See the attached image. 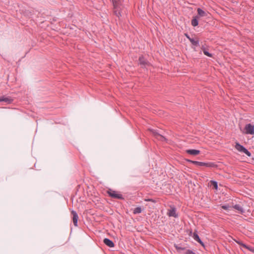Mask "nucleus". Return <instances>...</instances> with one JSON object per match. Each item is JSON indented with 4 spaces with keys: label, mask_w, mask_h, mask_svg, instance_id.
Listing matches in <instances>:
<instances>
[{
    "label": "nucleus",
    "mask_w": 254,
    "mask_h": 254,
    "mask_svg": "<svg viewBox=\"0 0 254 254\" xmlns=\"http://www.w3.org/2000/svg\"><path fill=\"white\" fill-rule=\"evenodd\" d=\"M113 5L114 6V13L118 16L119 17L121 15V0H111Z\"/></svg>",
    "instance_id": "obj_1"
},
{
    "label": "nucleus",
    "mask_w": 254,
    "mask_h": 254,
    "mask_svg": "<svg viewBox=\"0 0 254 254\" xmlns=\"http://www.w3.org/2000/svg\"><path fill=\"white\" fill-rule=\"evenodd\" d=\"M235 148L241 152H243L245 154H246L248 156L250 157L251 156V153L250 151H249L245 147H244L243 146L241 145L240 143L238 142H237L236 143Z\"/></svg>",
    "instance_id": "obj_2"
},
{
    "label": "nucleus",
    "mask_w": 254,
    "mask_h": 254,
    "mask_svg": "<svg viewBox=\"0 0 254 254\" xmlns=\"http://www.w3.org/2000/svg\"><path fill=\"white\" fill-rule=\"evenodd\" d=\"M188 161L198 166H205L207 167H213L214 166V164L213 163H205L190 160H188Z\"/></svg>",
    "instance_id": "obj_3"
},
{
    "label": "nucleus",
    "mask_w": 254,
    "mask_h": 254,
    "mask_svg": "<svg viewBox=\"0 0 254 254\" xmlns=\"http://www.w3.org/2000/svg\"><path fill=\"white\" fill-rule=\"evenodd\" d=\"M108 193L109 196L114 198H117L120 199H123L124 197L121 194L118 193L115 190L110 189L108 190Z\"/></svg>",
    "instance_id": "obj_4"
},
{
    "label": "nucleus",
    "mask_w": 254,
    "mask_h": 254,
    "mask_svg": "<svg viewBox=\"0 0 254 254\" xmlns=\"http://www.w3.org/2000/svg\"><path fill=\"white\" fill-rule=\"evenodd\" d=\"M245 130L246 134H254V125L251 124L246 125Z\"/></svg>",
    "instance_id": "obj_5"
},
{
    "label": "nucleus",
    "mask_w": 254,
    "mask_h": 254,
    "mask_svg": "<svg viewBox=\"0 0 254 254\" xmlns=\"http://www.w3.org/2000/svg\"><path fill=\"white\" fill-rule=\"evenodd\" d=\"M167 215L169 217H174L175 218L178 217V215L176 213V208L172 206H170V208L168 210Z\"/></svg>",
    "instance_id": "obj_6"
},
{
    "label": "nucleus",
    "mask_w": 254,
    "mask_h": 254,
    "mask_svg": "<svg viewBox=\"0 0 254 254\" xmlns=\"http://www.w3.org/2000/svg\"><path fill=\"white\" fill-rule=\"evenodd\" d=\"M71 214L72 215V220L74 225L75 226H77V221L78 219V215L74 210L71 211Z\"/></svg>",
    "instance_id": "obj_7"
},
{
    "label": "nucleus",
    "mask_w": 254,
    "mask_h": 254,
    "mask_svg": "<svg viewBox=\"0 0 254 254\" xmlns=\"http://www.w3.org/2000/svg\"><path fill=\"white\" fill-rule=\"evenodd\" d=\"M151 131L152 132V133L157 139L161 141H163L165 139V137L163 136L158 133L156 130L152 129L151 130Z\"/></svg>",
    "instance_id": "obj_8"
},
{
    "label": "nucleus",
    "mask_w": 254,
    "mask_h": 254,
    "mask_svg": "<svg viewBox=\"0 0 254 254\" xmlns=\"http://www.w3.org/2000/svg\"><path fill=\"white\" fill-rule=\"evenodd\" d=\"M139 62L140 65L146 66L149 65V63L147 60H146L142 56L140 57L139 58Z\"/></svg>",
    "instance_id": "obj_9"
},
{
    "label": "nucleus",
    "mask_w": 254,
    "mask_h": 254,
    "mask_svg": "<svg viewBox=\"0 0 254 254\" xmlns=\"http://www.w3.org/2000/svg\"><path fill=\"white\" fill-rule=\"evenodd\" d=\"M103 242L106 245L110 248H113L115 246L113 242L108 238H105Z\"/></svg>",
    "instance_id": "obj_10"
},
{
    "label": "nucleus",
    "mask_w": 254,
    "mask_h": 254,
    "mask_svg": "<svg viewBox=\"0 0 254 254\" xmlns=\"http://www.w3.org/2000/svg\"><path fill=\"white\" fill-rule=\"evenodd\" d=\"M186 152L190 155L195 156L199 154L200 151L196 149H188L186 150Z\"/></svg>",
    "instance_id": "obj_11"
},
{
    "label": "nucleus",
    "mask_w": 254,
    "mask_h": 254,
    "mask_svg": "<svg viewBox=\"0 0 254 254\" xmlns=\"http://www.w3.org/2000/svg\"><path fill=\"white\" fill-rule=\"evenodd\" d=\"M13 100L11 98L8 97H2L0 98V102H5L7 103H11L12 102Z\"/></svg>",
    "instance_id": "obj_12"
},
{
    "label": "nucleus",
    "mask_w": 254,
    "mask_h": 254,
    "mask_svg": "<svg viewBox=\"0 0 254 254\" xmlns=\"http://www.w3.org/2000/svg\"><path fill=\"white\" fill-rule=\"evenodd\" d=\"M197 11L198 14L200 16L204 17L207 16V13L202 9H201V8H198Z\"/></svg>",
    "instance_id": "obj_13"
},
{
    "label": "nucleus",
    "mask_w": 254,
    "mask_h": 254,
    "mask_svg": "<svg viewBox=\"0 0 254 254\" xmlns=\"http://www.w3.org/2000/svg\"><path fill=\"white\" fill-rule=\"evenodd\" d=\"M233 207L238 210L240 213L241 214L243 213L244 212V210L243 208V207L240 205L239 204H236Z\"/></svg>",
    "instance_id": "obj_14"
},
{
    "label": "nucleus",
    "mask_w": 254,
    "mask_h": 254,
    "mask_svg": "<svg viewBox=\"0 0 254 254\" xmlns=\"http://www.w3.org/2000/svg\"><path fill=\"white\" fill-rule=\"evenodd\" d=\"M190 41L194 46H199V41L198 40H195L193 38H191L190 39Z\"/></svg>",
    "instance_id": "obj_15"
},
{
    "label": "nucleus",
    "mask_w": 254,
    "mask_h": 254,
    "mask_svg": "<svg viewBox=\"0 0 254 254\" xmlns=\"http://www.w3.org/2000/svg\"><path fill=\"white\" fill-rule=\"evenodd\" d=\"M191 24L193 26H196L198 24V20L197 19V17L193 18L191 20Z\"/></svg>",
    "instance_id": "obj_16"
},
{
    "label": "nucleus",
    "mask_w": 254,
    "mask_h": 254,
    "mask_svg": "<svg viewBox=\"0 0 254 254\" xmlns=\"http://www.w3.org/2000/svg\"><path fill=\"white\" fill-rule=\"evenodd\" d=\"M142 211V209L140 207H137L133 210L134 214H139Z\"/></svg>",
    "instance_id": "obj_17"
},
{
    "label": "nucleus",
    "mask_w": 254,
    "mask_h": 254,
    "mask_svg": "<svg viewBox=\"0 0 254 254\" xmlns=\"http://www.w3.org/2000/svg\"><path fill=\"white\" fill-rule=\"evenodd\" d=\"M211 185L213 186V187L215 189H217L218 188V184H217V182L215 181H211Z\"/></svg>",
    "instance_id": "obj_18"
},
{
    "label": "nucleus",
    "mask_w": 254,
    "mask_h": 254,
    "mask_svg": "<svg viewBox=\"0 0 254 254\" xmlns=\"http://www.w3.org/2000/svg\"><path fill=\"white\" fill-rule=\"evenodd\" d=\"M237 243L239 244L240 245H241L243 247L250 250V251H252L249 247H248L247 245H246L245 244H243L242 243L240 242H237Z\"/></svg>",
    "instance_id": "obj_19"
},
{
    "label": "nucleus",
    "mask_w": 254,
    "mask_h": 254,
    "mask_svg": "<svg viewBox=\"0 0 254 254\" xmlns=\"http://www.w3.org/2000/svg\"><path fill=\"white\" fill-rule=\"evenodd\" d=\"M192 237L194 239V240L195 241L197 240L199 238L198 235L195 233H193Z\"/></svg>",
    "instance_id": "obj_20"
},
{
    "label": "nucleus",
    "mask_w": 254,
    "mask_h": 254,
    "mask_svg": "<svg viewBox=\"0 0 254 254\" xmlns=\"http://www.w3.org/2000/svg\"><path fill=\"white\" fill-rule=\"evenodd\" d=\"M203 53L205 55H206L208 57H212V55L211 54H210L208 52L206 51L205 50H203Z\"/></svg>",
    "instance_id": "obj_21"
},
{
    "label": "nucleus",
    "mask_w": 254,
    "mask_h": 254,
    "mask_svg": "<svg viewBox=\"0 0 254 254\" xmlns=\"http://www.w3.org/2000/svg\"><path fill=\"white\" fill-rule=\"evenodd\" d=\"M186 254H196L194 252H193L191 250H188L186 252Z\"/></svg>",
    "instance_id": "obj_22"
},
{
    "label": "nucleus",
    "mask_w": 254,
    "mask_h": 254,
    "mask_svg": "<svg viewBox=\"0 0 254 254\" xmlns=\"http://www.w3.org/2000/svg\"><path fill=\"white\" fill-rule=\"evenodd\" d=\"M221 207L225 210H228L229 208V206L228 205H224L221 206Z\"/></svg>",
    "instance_id": "obj_23"
},
{
    "label": "nucleus",
    "mask_w": 254,
    "mask_h": 254,
    "mask_svg": "<svg viewBox=\"0 0 254 254\" xmlns=\"http://www.w3.org/2000/svg\"><path fill=\"white\" fill-rule=\"evenodd\" d=\"M196 241H197V242H198L199 244H201L202 245H203V243H202V242L201 241V240H200V238H199V239H198Z\"/></svg>",
    "instance_id": "obj_24"
},
{
    "label": "nucleus",
    "mask_w": 254,
    "mask_h": 254,
    "mask_svg": "<svg viewBox=\"0 0 254 254\" xmlns=\"http://www.w3.org/2000/svg\"><path fill=\"white\" fill-rule=\"evenodd\" d=\"M196 241H197V242H198L199 244H201L202 245H203V243H202V242L201 241V240H200V238H199V239H198Z\"/></svg>",
    "instance_id": "obj_25"
},
{
    "label": "nucleus",
    "mask_w": 254,
    "mask_h": 254,
    "mask_svg": "<svg viewBox=\"0 0 254 254\" xmlns=\"http://www.w3.org/2000/svg\"><path fill=\"white\" fill-rule=\"evenodd\" d=\"M176 248L177 250H184V248H182L181 247H179L178 246H176Z\"/></svg>",
    "instance_id": "obj_26"
},
{
    "label": "nucleus",
    "mask_w": 254,
    "mask_h": 254,
    "mask_svg": "<svg viewBox=\"0 0 254 254\" xmlns=\"http://www.w3.org/2000/svg\"><path fill=\"white\" fill-rule=\"evenodd\" d=\"M186 37H187V38L190 40V39H191V38H190L188 34H186Z\"/></svg>",
    "instance_id": "obj_27"
}]
</instances>
